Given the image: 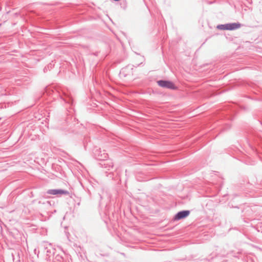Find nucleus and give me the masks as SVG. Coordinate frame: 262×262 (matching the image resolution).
<instances>
[{"instance_id":"obj_1","label":"nucleus","mask_w":262,"mask_h":262,"mask_svg":"<svg viewBox=\"0 0 262 262\" xmlns=\"http://www.w3.org/2000/svg\"><path fill=\"white\" fill-rule=\"evenodd\" d=\"M241 27V24L239 23H232V24H228L226 25H219L217 27V28L220 30H232L238 29Z\"/></svg>"},{"instance_id":"obj_2","label":"nucleus","mask_w":262,"mask_h":262,"mask_svg":"<svg viewBox=\"0 0 262 262\" xmlns=\"http://www.w3.org/2000/svg\"><path fill=\"white\" fill-rule=\"evenodd\" d=\"M157 82L159 85L161 87L170 89H176V87L175 86L174 84L170 81L160 80Z\"/></svg>"},{"instance_id":"obj_3","label":"nucleus","mask_w":262,"mask_h":262,"mask_svg":"<svg viewBox=\"0 0 262 262\" xmlns=\"http://www.w3.org/2000/svg\"><path fill=\"white\" fill-rule=\"evenodd\" d=\"M47 192L48 194L51 195H67L69 194L68 191L62 189H49Z\"/></svg>"},{"instance_id":"obj_4","label":"nucleus","mask_w":262,"mask_h":262,"mask_svg":"<svg viewBox=\"0 0 262 262\" xmlns=\"http://www.w3.org/2000/svg\"><path fill=\"white\" fill-rule=\"evenodd\" d=\"M189 211H182L178 212L174 216V220H180L181 219L185 218L189 214Z\"/></svg>"}]
</instances>
